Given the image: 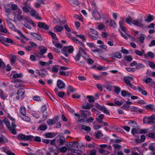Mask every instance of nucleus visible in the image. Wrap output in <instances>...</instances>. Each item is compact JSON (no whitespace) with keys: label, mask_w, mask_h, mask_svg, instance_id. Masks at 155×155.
I'll return each instance as SVG.
<instances>
[{"label":"nucleus","mask_w":155,"mask_h":155,"mask_svg":"<svg viewBox=\"0 0 155 155\" xmlns=\"http://www.w3.org/2000/svg\"><path fill=\"white\" fill-rule=\"evenodd\" d=\"M48 149V150L45 149L42 150L39 153V155H51V153L54 152L53 147H49Z\"/></svg>","instance_id":"1"},{"label":"nucleus","mask_w":155,"mask_h":155,"mask_svg":"<svg viewBox=\"0 0 155 155\" xmlns=\"http://www.w3.org/2000/svg\"><path fill=\"white\" fill-rule=\"evenodd\" d=\"M17 138L19 140H28L32 139L34 136L29 135L26 136L22 134H20L17 136Z\"/></svg>","instance_id":"2"},{"label":"nucleus","mask_w":155,"mask_h":155,"mask_svg":"<svg viewBox=\"0 0 155 155\" xmlns=\"http://www.w3.org/2000/svg\"><path fill=\"white\" fill-rule=\"evenodd\" d=\"M15 16H16L19 21L22 20L23 19V15H22V12L19 9H18L16 12L13 13Z\"/></svg>","instance_id":"3"},{"label":"nucleus","mask_w":155,"mask_h":155,"mask_svg":"<svg viewBox=\"0 0 155 155\" xmlns=\"http://www.w3.org/2000/svg\"><path fill=\"white\" fill-rule=\"evenodd\" d=\"M96 108L100 111L108 115H110V113L104 106H102L98 104H96Z\"/></svg>","instance_id":"4"},{"label":"nucleus","mask_w":155,"mask_h":155,"mask_svg":"<svg viewBox=\"0 0 155 155\" xmlns=\"http://www.w3.org/2000/svg\"><path fill=\"white\" fill-rule=\"evenodd\" d=\"M143 21V19L142 18L137 19L133 21L132 24L136 26L141 27L143 26V25L142 23Z\"/></svg>","instance_id":"5"},{"label":"nucleus","mask_w":155,"mask_h":155,"mask_svg":"<svg viewBox=\"0 0 155 155\" xmlns=\"http://www.w3.org/2000/svg\"><path fill=\"white\" fill-rule=\"evenodd\" d=\"M92 15L94 16L95 20H98L101 19L100 14L98 12L97 10L95 9L92 11Z\"/></svg>","instance_id":"6"},{"label":"nucleus","mask_w":155,"mask_h":155,"mask_svg":"<svg viewBox=\"0 0 155 155\" xmlns=\"http://www.w3.org/2000/svg\"><path fill=\"white\" fill-rule=\"evenodd\" d=\"M25 93L24 90L23 88H21L19 89L17 93L18 96L16 97V98L17 99H19L20 97L21 99L24 98V94Z\"/></svg>","instance_id":"7"},{"label":"nucleus","mask_w":155,"mask_h":155,"mask_svg":"<svg viewBox=\"0 0 155 155\" xmlns=\"http://www.w3.org/2000/svg\"><path fill=\"white\" fill-rule=\"evenodd\" d=\"M81 116L83 117L84 118H86L87 116H90L91 114V113L89 110H80Z\"/></svg>","instance_id":"8"},{"label":"nucleus","mask_w":155,"mask_h":155,"mask_svg":"<svg viewBox=\"0 0 155 155\" xmlns=\"http://www.w3.org/2000/svg\"><path fill=\"white\" fill-rule=\"evenodd\" d=\"M38 26L41 28H43V29L47 30L49 29V26L47 25L45 23L39 22H38Z\"/></svg>","instance_id":"9"},{"label":"nucleus","mask_w":155,"mask_h":155,"mask_svg":"<svg viewBox=\"0 0 155 155\" xmlns=\"http://www.w3.org/2000/svg\"><path fill=\"white\" fill-rule=\"evenodd\" d=\"M57 86L60 89H63L65 87V84L61 80L59 79L57 81Z\"/></svg>","instance_id":"10"},{"label":"nucleus","mask_w":155,"mask_h":155,"mask_svg":"<svg viewBox=\"0 0 155 155\" xmlns=\"http://www.w3.org/2000/svg\"><path fill=\"white\" fill-rule=\"evenodd\" d=\"M47 128L48 126L46 124H42L39 126L37 128V130L38 131L39 130L45 131L47 129Z\"/></svg>","instance_id":"11"},{"label":"nucleus","mask_w":155,"mask_h":155,"mask_svg":"<svg viewBox=\"0 0 155 155\" xmlns=\"http://www.w3.org/2000/svg\"><path fill=\"white\" fill-rule=\"evenodd\" d=\"M66 21H61L58 18H54L53 20V22L54 24H59L60 25H63L65 24Z\"/></svg>","instance_id":"12"},{"label":"nucleus","mask_w":155,"mask_h":155,"mask_svg":"<svg viewBox=\"0 0 155 155\" xmlns=\"http://www.w3.org/2000/svg\"><path fill=\"white\" fill-rule=\"evenodd\" d=\"M31 35L34 37L36 39H37L40 41H41L42 40V38L41 36L33 32L31 33Z\"/></svg>","instance_id":"13"},{"label":"nucleus","mask_w":155,"mask_h":155,"mask_svg":"<svg viewBox=\"0 0 155 155\" xmlns=\"http://www.w3.org/2000/svg\"><path fill=\"white\" fill-rule=\"evenodd\" d=\"M64 29L63 27L61 26L56 25L54 28V31L55 32H60L62 31Z\"/></svg>","instance_id":"14"},{"label":"nucleus","mask_w":155,"mask_h":155,"mask_svg":"<svg viewBox=\"0 0 155 155\" xmlns=\"http://www.w3.org/2000/svg\"><path fill=\"white\" fill-rule=\"evenodd\" d=\"M150 124L153 125L155 123L154 120L155 119L154 115H152L150 117H148Z\"/></svg>","instance_id":"15"},{"label":"nucleus","mask_w":155,"mask_h":155,"mask_svg":"<svg viewBox=\"0 0 155 155\" xmlns=\"http://www.w3.org/2000/svg\"><path fill=\"white\" fill-rule=\"evenodd\" d=\"M121 95L124 97L128 96L130 97L132 95V94L125 90H122L121 92Z\"/></svg>","instance_id":"16"},{"label":"nucleus","mask_w":155,"mask_h":155,"mask_svg":"<svg viewBox=\"0 0 155 155\" xmlns=\"http://www.w3.org/2000/svg\"><path fill=\"white\" fill-rule=\"evenodd\" d=\"M78 52L81 54L82 57H84V56L86 54V50L81 48H79Z\"/></svg>","instance_id":"17"},{"label":"nucleus","mask_w":155,"mask_h":155,"mask_svg":"<svg viewBox=\"0 0 155 155\" xmlns=\"http://www.w3.org/2000/svg\"><path fill=\"white\" fill-rule=\"evenodd\" d=\"M154 19L153 16L150 15L148 16L147 19L145 20V21L147 22H150L153 20Z\"/></svg>","instance_id":"18"},{"label":"nucleus","mask_w":155,"mask_h":155,"mask_svg":"<svg viewBox=\"0 0 155 155\" xmlns=\"http://www.w3.org/2000/svg\"><path fill=\"white\" fill-rule=\"evenodd\" d=\"M106 23L109 24V25L113 27H115L116 26V23L115 21L112 20L107 21L106 22Z\"/></svg>","instance_id":"19"},{"label":"nucleus","mask_w":155,"mask_h":155,"mask_svg":"<svg viewBox=\"0 0 155 155\" xmlns=\"http://www.w3.org/2000/svg\"><path fill=\"white\" fill-rule=\"evenodd\" d=\"M129 125L132 127H137V125L136 122L130 120L128 123Z\"/></svg>","instance_id":"20"},{"label":"nucleus","mask_w":155,"mask_h":155,"mask_svg":"<svg viewBox=\"0 0 155 155\" xmlns=\"http://www.w3.org/2000/svg\"><path fill=\"white\" fill-rule=\"evenodd\" d=\"M46 137L47 138H51L54 137L55 136V134L54 133H48L44 134Z\"/></svg>","instance_id":"21"},{"label":"nucleus","mask_w":155,"mask_h":155,"mask_svg":"<svg viewBox=\"0 0 155 155\" xmlns=\"http://www.w3.org/2000/svg\"><path fill=\"white\" fill-rule=\"evenodd\" d=\"M131 132L132 134L134 136H136V134L140 133L139 129L135 128H133L131 130Z\"/></svg>","instance_id":"22"},{"label":"nucleus","mask_w":155,"mask_h":155,"mask_svg":"<svg viewBox=\"0 0 155 155\" xmlns=\"http://www.w3.org/2000/svg\"><path fill=\"white\" fill-rule=\"evenodd\" d=\"M81 129L87 131L89 132L91 130V129L89 126H87L85 125H82L81 126Z\"/></svg>","instance_id":"23"},{"label":"nucleus","mask_w":155,"mask_h":155,"mask_svg":"<svg viewBox=\"0 0 155 155\" xmlns=\"http://www.w3.org/2000/svg\"><path fill=\"white\" fill-rule=\"evenodd\" d=\"M15 127H10L8 129L10 132L13 135H16L17 134Z\"/></svg>","instance_id":"24"},{"label":"nucleus","mask_w":155,"mask_h":155,"mask_svg":"<svg viewBox=\"0 0 155 155\" xmlns=\"http://www.w3.org/2000/svg\"><path fill=\"white\" fill-rule=\"evenodd\" d=\"M56 121L53 119H49L47 121V124L49 125H52L55 124Z\"/></svg>","instance_id":"25"},{"label":"nucleus","mask_w":155,"mask_h":155,"mask_svg":"<svg viewBox=\"0 0 155 155\" xmlns=\"http://www.w3.org/2000/svg\"><path fill=\"white\" fill-rule=\"evenodd\" d=\"M95 134L96 137L97 138L103 136V134H102L101 131L100 130L97 131V132L95 133Z\"/></svg>","instance_id":"26"},{"label":"nucleus","mask_w":155,"mask_h":155,"mask_svg":"<svg viewBox=\"0 0 155 155\" xmlns=\"http://www.w3.org/2000/svg\"><path fill=\"white\" fill-rule=\"evenodd\" d=\"M20 111L22 116L25 115L26 114V111L25 110V107L24 106H21L20 109Z\"/></svg>","instance_id":"27"},{"label":"nucleus","mask_w":155,"mask_h":155,"mask_svg":"<svg viewBox=\"0 0 155 155\" xmlns=\"http://www.w3.org/2000/svg\"><path fill=\"white\" fill-rule=\"evenodd\" d=\"M92 106V105L91 104L87 103L85 106L83 105L82 106V108L84 109H88L89 110L91 109V107Z\"/></svg>","instance_id":"28"},{"label":"nucleus","mask_w":155,"mask_h":155,"mask_svg":"<svg viewBox=\"0 0 155 155\" xmlns=\"http://www.w3.org/2000/svg\"><path fill=\"white\" fill-rule=\"evenodd\" d=\"M87 98L89 99L88 101L90 103H93L94 102L95 98L92 96H87Z\"/></svg>","instance_id":"29"},{"label":"nucleus","mask_w":155,"mask_h":155,"mask_svg":"<svg viewBox=\"0 0 155 155\" xmlns=\"http://www.w3.org/2000/svg\"><path fill=\"white\" fill-rule=\"evenodd\" d=\"M114 57L119 59L121 58H122V54L120 53L117 52L114 54V56H112L111 58L114 59Z\"/></svg>","instance_id":"30"},{"label":"nucleus","mask_w":155,"mask_h":155,"mask_svg":"<svg viewBox=\"0 0 155 155\" xmlns=\"http://www.w3.org/2000/svg\"><path fill=\"white\" fill-rule=\"evenodd\" d=\"M145 107L146 109L147 110L150 109L152 110H154L155 109V107L153 104H149L146 106Z\"/></svg>","instance_id":"31"},{"label":"nucleus","mask_w":155,"mask_h":155,"mask_svg":"<svg viewBox=\"0 0 155 155\" xmlns=\"http://www.w3.org/2000/svg\"><path fill=\"white\" fill-rule=\"evenodd\" d=\"M60 143L61 145H63L65 143L66 140L63 137H60L59 139Z\"/></svg>","instance_id":"32"},{"label":"nucleus","mask_w":155,"mask_h":155,"mask_svg":"<svg viewBox=\"0 0 155 155\" xmlns=\"http://www.w3.org/2000/svg\"><path fill=\"white\" fill-rule=\"evenodd\" d=\"M124 58L128 62H130L133 60V58L131 56L126 55L124 57Z\"/></svg>","instance_id":"33"},{"label":"nucleus","mask_w":155,"mask_h":155,"mask_svg":"<svg viewBox=\"0 0 155 155\" xmlns=\"http://www.w3.org/2000/svg\"><path fill=\"white\" fill-rule=\"evenodd\" d=\"M71 38L74 41H75L76 43H78L81 46H83V44L77 39L74 37H71Z\"/></svg>","instance_id":"34"},{"label":"nucleus","mask_w":155,"mask_h":155,"mask_svg":"<svg viewBox=\"0 0 155 155\" xmlns=\"http://www.w3.org/2000/svg\"><path fill=\"white\" fill-rule=\"evenodd\" d=\"M130 104L126 103L125 104H124L121 107V108L126 110H128L130 107Z\"/></svg>","instance_id":"35"},{"label":"nucleus","mask_w":155,"mask_h":155,"mask_svg":"<svg viewBox=\"0 0 155 155\" xmlns=\"http://www.w3.org/2000/svg\"><path fill=\"white\" fill-rule=\"evenodd\" d=\"M114 91L117 94H118L120 93V91L121 90L120 88L117 86H114Z\"/></svg>","instance_id":"36"},{"label":"nucleus","mask_w":155,"mask_h":155,"mask_svg":"<svg viewBox=\"0 0 155 155\" xmlns=\"http://www.w3.org/2000/svg\"><path fill=\"white\" fill-rule=\"evenodd\" d=\"M3 122L5 123L6 127L9 129L11 127L9 126L10 122L8 119L5 118L3 120Z\"/></svg>","instance_id":"37"},{"label":"nucleus","mask_w":155,"mask_h":155,"mask_svg":"<svg viewBox=\"0 0 155 155\" xmlns=\"http://www.w3.org/2000/svg\"><path fill=\"white\" fill-rule=\"evenodd\" d=\"M22 119L24 120L27 122H29L31 120L30 118L29 117L25 116V115H23L21 117Z\"/></svg>","instance_id":"38"},{"label":"nucleus","mask_w":155,"mask_h":155,"mask_svg":"<svg viewBox=\"0 0 155 155\" xmlns=\"http://www.w3.org/2000/svg\"><path fill=\"white\" fill-rule=\"evenodd\" d=\"M123 80L124 82L128 85L131 83L128 77H124L123 78Z\"/></svg>","instance_id":"39"},{"label":"nucleus","mask_w":155,"mask_h":155,"mask_svg":"<svg viewBox=\"0 0 155 155\" xmlns=\"http://www.w3.org/2000/svg\"><path fill=\"white\" fill-rule=\"evenodd\" d=\"M8 142V140L6 138L2 137H0V143L1 144H3L5 142Z\"/></svg>","instance_id":"40"},{"label":"nucleus","mask_w":155,"mask_h":155,"mask_svg":"<svg viewBox=\"0 0 155 155\" xmlns=\"http://www.w3.org/2000/svg\"><path fill=\"white\" fill-rule=\"evenodd\" d=\"M33 140L36 142H40L41 141V137L39 136H36L34 137L33 138Z\"/></svg>","instance_id":"41"},{"label":"nucleus","mask_w":155,"mask_h":155,"mask_svg":"<svg viewBox=\"0 0 155 155\" xmlns=\"http://www.w3.org/2000/svg\"><path fill=\"white\" fill-rule=\"evenodd\" d=\"M33 100L35 101H41V99L40 96H35L33 97Z\"/></svg>","instance_id":"42"},{"label":"nucleus","mask_w":155,"mask_h":155,"mask_svg":"<svg viewBox=\"0 0 155 155\" xmlns=\"http://www.w3.org/2000/svg\"><path fill=\"white\" fill-rule=\"evenodd\" d=\"M135 53L136 54L138 55H139L140 56H141L143 54V53H144V51L143 50L142 52H141L138 50H135Z\"/></svg>","instance_id":"43"},{"label":"nucleus","mask_w":155,"mask_h":155,"mask_svg":"<svg viewBox=\"0 0 155 155\" xmlns=\"http://www.w3.org/2000/svg\"><path fill=\"white\" fill-rule=\"evenodd\" d=\"M145 66L141 63H139L136 67V68L137 69H139L142 68H144Z\"/></svg>","instance_id":"44"},{"label":"nucleus","mask_w":155,"mask_h":155,"mask_svg":"<svg viewBox=\"0 0 155 155\" xmlns=\"http://www.w3.org/2000/svg\"><path fill=\"white\" fill-rule=\"evenodd\" d=\"M149 148L150 150L152 151H153L155 149V143L150 145Z\"/></svg>","instance_id":"45"},{"label":"nucleus","mask_w":155,"mask_h":155,"mask_svg":"<svg viewBox=\"0 0 155 155\" xmlns=\"http://www.w3.org/2000/svg\"><path fill=\"white\" fill-rule=\"evenodd\" d=\"M76 36L78 37H79L81 39H82L83 41H86V39L84 38V36L83 35H76Z\"/></svg>","instance_id":"46"},{"label":"nucleus","mask_w":155,"mask_h":155,"mask_svg":"<svg viewBox=\"0 0 155 155\" xmlns=\"http://www.w3.org/2000/svg\"><path fill=\"white\" fill-rule=\"evenodd\" d=\"M67 150V148L66 147H62L60 149V151L62 153H65Z\"/></svg>","instance_id":"47"},{"label":"nucleus","mask_w":155,"mask_h":155,"mask_svg":"<svg viewBox=\"0 0 155 155\" xmlns=\"http://www.w3.org/2000/svg\"><path fill=\"white\" fill-rule=\"evenodd\" d=\"M0 31L1 32L5 33H6L7 32L6 29L4 28L2 26L0 25Z\"/></svg>","instance_id":"48"},{"label":"nucleus","mask_w":155,"mask_h":155,"mask_svg":"<svg viewBox=\"0 0 155 155\" xmlns=\"http://www.w3.org/2000/svg\"><path fill=\"white\" fill-rule=\"evenodd\" d=\"M149 65L151 68L155 69V64L151 61H149Z\"/></svg>","instance_id":"49"},{"label":"nucleus","mask_w":155,"mask_h":155,"mask_svg":"<svg viewBox=\"0 0 155 155\" xmlns=\"http://www.w3.org/2000/svg\"><path fill=\"white\" fill-rule=\"evenodd\" d=\"M17 57L15 56H12V58L11 60V62L13 64H14L15 61L17 59Z\"/></svg>","instance_id":"50"},{"label":"nucleus","mask_w":155,"mask_h":155,"mask_svg":"<svg viewBox=\"0 0 155 155\" xmlns=\"http://www.w3.org/2000/svg\"><path fill=\"white\" fill-rule=\"evenodd\" d=\"M6 66L2 60H0V68L2 69L5 68Z\"/></svg>","instance_id":"51"},{"label":"nucleus","mask_w":155,"mask_h":155,"mask_svg":"<svg viewBox=\"0 0 155 155\" xmlns=\"http://www.w3.org/2000/svg\"><path fill=\"white\" fill-rule=\"evenodd\" d=\"M0 96L3 99H4L6 97L5 95L4 94L3 91L0 90Z\"/></svg>","instance_id":"52"},{"label":"nucleus","mask_w":155,"mask_h":155,"mask_svg":"<svg viewBox=\"0 0 155 155\" xmlns=\"http://www.w3.org/2000/svg\"><path fill=\"white\" fill-rule=\"evenodd\" d=\"M82 57L81 54L78 52V54L76 55L75 58H74L75 60L76 61H78L80 59V57Z\"/></svg>","instance_id":"53"},{"label":"nucleus","mask_w":155,"mask_h":155,"mask_svg":"<svg viewBox=\"0 0 155 155\" xmlns=\"http://www.w3.org/2000/svg\"><path fill=\"white\" fill-rule=\"evenodd\" d=\"M90 30L91 31V32L92 34L97 36H98V34L97 31L96 30H94L93 28H90Z\"/></svg>","instance_id":"54"},{"label":"nucleus","mask_w":155,"mask_h":155,"mask_svg":"<svg viewBox=\"0 0 155 155\" xmlns=\"http://www.w3.org/2000/svg\"><path fill=\"white\" fill-rule=\"evenodd\" d=\"M78 4L79 3L78 2L75 0L72 1L71 4V5L73 6H76L78 5Z\"/></svg>","instance_id":"55"},{"label":"nucleus","mask_w":155,"mask_h":155,"mask_svg":"<svg viewBox=\"0 0 155 155\" xmlns=\"http://www.w3.org/2000/svg\"><path fill=\"white\" fill-rule=\"evenodd\" d=\"M113 146L115 149H120L121 147V146L117 144H114Z\"/></svg>","instance_id":"56"},{"label":"nucleus","mask_w":155,"mask_h":155,"mask_svg":"<svg viewBox=\"0 0 155 155\" xmlns=\"http://www.w3.org/2000/svg\"><path fill=\"white\" fill-rule=\"evenodd\" d=\"M78 143V142H77L75 141H73L72 147L78 148V145H77Z\"/></svg>","instance_id":"57"},{"label":"nucleus","mask_w":155,"mask_h":155,"mask_svg":"<svg viewBox=\"0 0 155 155\" xmlns=\"http://www.w3.org/2000/svg\"><path fill=\"white\" fill-rule=\"evenodd\" d=\"M21 76L22 75L21 74H19L17 73L14 74L12 78H16L21 77Z\"/></svg>","instance_id":"58"},{"label":"nucleus","mask_w":155,"mask_h":155,"mask_svg":"<svg viewBox=\"0 0 155 155\" xmlns=\"http://www.w3.org/2000/svg\"><path fill=\"white\" fill-rule=\"evenodd\" d=\"M143 122L144 124H150L148 117H144L143 119Z\"/></svg>","instance_id":"59"},{"label":"nucleus","mask_w":155,"mask_h":155,"mask_svg":"<svg viewBox=\"0 0 155 155\" xmlns=\"http://www.w3.org/2000/svg\"><path fill=\"white\" fill-rule=\"evenodd\" d=\"M121 51L123 53L125 54H127L128 53V51L127 50L124 48L123 47L121 48Z\"/></svg>","instance_id":"60"},{"label":"nucleus","mask_w":155,"mask_h":155,"mask_svg":"<svg viewBox=\"0 0 155 155\" xmlns=\"http://www.w3.org/2000/svg\"><path fill=\"white\" fill-rule=\"evenodd\" d=\"M152 80V79L150 78H148L145 80H144L143 81L147 84L150 83Z\"/></svg>","instance_id":"61"},{"label":"nucleus","mask_w":155,"mask_h":155,"mask_svg":"<svg viewBox=\"0 0 155 155\" xmlns=\"http://www.w3.org/2000/svg\"><path fill=\"white\" fill-rule=\"evenodd\" d=\"M126 21L127 23H128L129 24H130L132 21V18L130 17L127 18L126 19Z\"/></svg>","instance_id":"62"},{"label":"nucleus","mask_w":155,"mask_h":155,"mask_svg":"<svg viewBox=\"0 0 155 155\" xmlns=\"http://www.w3.org/2000/svg\"><path fill=\"white\" fill-rule=\"evenodd\" d=\"M71 97L74 98L78 99L81 96L78 95V94L76 93L73 95H72Z\"/></svg>","instance_id":"63"},{"label":"nucleus","mask_w":155,"mask_h":155,"mask_svg":"<svg viewBox=\"0 0 155 155\" xmlns=\"http://www.w3.org/2000/svg\"><path fill=\"white\" fill-rule=\"evenodd\" d=\"M28 8V7L23 6L22 8V10L24 12L28 13L29 11Z\"/></svg>","instance_id":"64"}]
</instances>
